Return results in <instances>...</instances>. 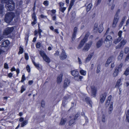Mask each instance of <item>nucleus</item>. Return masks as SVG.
<instances>
[{"mask_svg":"<svg viewBox=\"0 0 129 129\" xmlns=\"http://www.w3.org/2000/svg\"><path fill=\"white\" fill-rule=\"evenodd\" d=\"M107 95V93L106 92H104L101 94L100 96V100L101 103H103L105 101Z\"/></svg>","mask_w":129,"mask_h":129,"instance_id":"9d476101","label":"nucleus"},{"mask_svg":"<svg viewBox=\"0 0 129 129\" xmlns=\"http://www.w3.org/2000/svg\"><path fill=\"white\" fill-rule=\"evenodd\" d=\"M124 74L127 76L129 74V68H127L125 71Z\"/></svg>","mask_w":129,"mask_h":129,"instance_id":"79ce46f5","label":"nucleus"},{"mask_svg":"<svg viewBox=\"0 0 129 129\" xmlns=\"http://www.w3.org/2000/svg\"><path fill=\"white\" fill-rule=\"evenodd\" d=\"M98 24L97 23H95L94 25V29L98 30V31L99 33L102 32L103 30V27L102 25L101 24L98 28Z\"/></svg>","mask_w":129,"mask_h":129,"instance_id":"6e6552de","label":"nucleus"},{"mask_svg":"<svg viewBox=\"0 0 129 129\" xmlns=\"http://www.w3.org/2000/svg\"><path fill=\"white\" fill-rule=\"evenodd\" d=\"M122 32V31L120 30L118 33V37L116 39H115L114 41V43L115 44L119 42L122 39L121 36Z\"/></svg>","mask_w":129,"mask_h":129,"instance_id":"423d86ee","label":"nucleus"},{"mask_svg":"<svg viewBox=\"0 0 129 129\" xmlns=\"http://www.w3.org/2000/svg\"><path fill=\"white\" fill-rule=\"evenodd\" d=\"M101 1L102 0H96L97 2L96 5L97 6L100 4L101 2Z\"/></svg>","mask_w":129,"mask_h":129,"instance_id":"0e129e2a","label":"nucleus"},{"mask_svg":"<svg viewBox=\"0 0 129 129\" xmlns=\"http://www.w3.org/2000/svg\"><path fill=\"white\" fill-rule=\"evenodd\" d=\"M59 52L58 51H56L55 53L54 54V55L55 56H58L59 55Z\"/></svg>","mask_w":129,"mask_h":129,"instance_id":"e2e57ef3","label":"nucleus"},{"mask_svg":"<svg viewBox=\"0 0 129 129\" xmlns=\"http://www.w3.org/2000/svg\"><path fill=\"white\" fill-rule=\"evenodd\" d=\"M96 92V88L94 86L91 87V95L93 97L95 96Z\"/></svg>","mask_w":129,"mask_h":129,"instance_id":"9b49d317","label":"nucleus"},{"mask_svg":"<svg viewBox=\"0 0 129 129\" xmlns=\"http://www.w3.org/2000/svg\"><path fill=\"white\" fill-rule=\"evenodd\" d=\"M10 44L9 41L8 40H6L4 41H3L2 42V44L1 46L2 47H8Z\"/></svg>","mask_w":129,"mask_h":129,"instance_id":"0eeeda50","label":"nucleus"},{"mask_svg":"<svg viewBox=\"0 0 129 129\" xmlns=\"http://www.w3.org/2000/svg\"><path fill=\"white\" fill-rule=\"evenodd\" d=\"M63 74L61 73L58 76L57 78V82L58 84H60L62 81Z\"/></svg>","mask_w":129,"mask_h":129,"instance_id":"ddd939ff","label":"nucleus"},{"mask_svg":"<svg viewBox=\"0 0 129 129\" xmlns=\"http://www.w3.org/2000/svg\"><path fill=\"white\" fill-rule=\"evenodd\" d=\"M83 78V77L81 76H80L79 75L78 76H77L74 77V78L75 80L78 81L79 80H81Z\"/></svg>","mask_w":129,"mask_h":129,"instance_id":"a878e982","label":"nucleus"},{"mask_svg":"<svg viewBox=\"0 0 129 129\" xmlns=\"http://www.w3.org/2000/svg\"><path fill=\"white\" fill-rule=\"evenodd\" d=\"M52 16V20H55L56 19V15H55L54 16L53 14H52L51 15Z\"/></svg>","mask_w":129,"mask_h":129,"instance_id":"69168bd1","label":"nucleus"},{"mask_svg":"<svg viewBox=\"0 0 129 129\" xmlns=\"http://www.w3.org/2000/svg\"><path fill=\"white\" fill-rule=\"evenodd\" d=\"M25 58L26 60H27L28 59L29 57L28 56V54L27 53H25Z\"/></svg>","mask_w":129,"mask_h":129,"instance_id":"13d9d810","label":"nucleus"},{"mask_svg":"<svg viewBox=\"0 0 129 129\" xmlns=\"http://www.w3.org/2000/svg\"><path fill=\"white\" fill-rule=\"evenodd\" d=\"M114 58V56H111L108 59L106 63L105 64L106 66H107L111 62L113 59Z\"/></svg>","mask_w":129,"mask_h":129,"instance_id":"6ab92c4d","label":"nucleus"},{"mask_svg":"<svg viewBox=\"0 0 129 129\" xmlns=\"http://www.w3.org/2000/svg\"><path fill=\"white\" fill-rule=\"evenodd\" d=\"M41 43L40 42H38L36 44V48H39L41 46Z\"/></svg>","mask_w":129,"mask_h":129,"instance_id":"864d4df0","label":"nucleus"},{"mask_svg":"<svg viewBox=\"0 0 129 129\" xmlns=\"http://www.w3.org/2000/svg\"><path fill=\"white\" fill-rule=\"evenodd\" d=\"M78 28L77 27H75L74 29V32L72 35V39L73 40H74L75 38L76 37V34Z\"/></svg>","mask_w":129,"mask_h":129,"instance_id":"2eb2a0df","label":"nucleus"},{"mask_svg":"<svg viewBox=\"0 0 129 129\" xmlns=\"http://www.w3.org/2000/svg\"><path fill=\"white\" fill-rule=\"evenodd\" d=\"M26 70L28 72H29L30 71V68L28 65H27L26 67Z\"/></svg>","mask_w":129,"mask_h":129,"instance_id":"052dcab7","label":"nucleus"},{"mask_svg":"<svg viewBox=\"0 0 129 129\" xmlns=\"http://www.w3.org/2000/svg\"><path fill=\"white\" fill-rule=\"evenodd\" d=\"M25 80V77L24 75H23L22 77V79L21 80V82H23L24 81V80Z\"/></svg>","mask_w":129,"mask_h":129,"instance_id":"4d7b16f0","label":"nucleus"},{"mask_svg":"<svg viewBox=\"0 0 129 129\" xmlns=\"http://www.w3.org/2000/svg\"><path fill=\"white\" fill-rule=\"evenodd\" d=\"M14 17V14L12 12L7 13L5 15V20L7 23L10 22L13 19Z\"/></svg>","mask_w":129,"mask_h":129,"instance_id":"f257e3e1","label":"nucleus"},{"mask_svg":"<svg viewBox=\"0 0 129 129\" xmlns=\"http://www.w3.org/2000/svg\"><path fill=\"white\" fill-rule=\"evenodd\" d=\"M104 43L105 44V46L107 48H108L111 45L112 43V42L111 41H105Z\"/></svg>","mask_w":129,"mask_h":129,"instance_id":"4be33fe9","label":"nucleus"},{"mask_svg":"<svg viewBox=\"0 0 129 129\" xmlns=\"http://www.w3.org/2000/svg\"><path fill=\"white\" fill-rule=\"evenodd\" d=\"M76 14L75 13H73L72 14V16L71 18V20H73L75 18Z\"/></svg>","mask_w":129,"mask_h":129,"instance_id":"37998d69","label":"nucleus"},{"mask_svg":"<svg viewBox=\"0 0 129 129\" xmlns=\"http://www.w3.org/2000/svg\"><path fill=\"white\" fill-rule=\"evenodd\" d=\"M80 74L83 76H85L86 74V71L83 70H81L80 71Z\"/></svg>","mask_w":129,"mask_h":129,"instance_id":"58836bf2","label":"nucleus"},{"mask_svg":"<svg viewBox=\"0 0 129 129\" xmlns=\"http://www.w3.org/2000/svg\"><path fill=\"white\" fill-rule=\"evenodd\" d=\"M32 61L34 65L38 69H39L40 68L39 67V64L38 63H36L34 61V59H32Z\"/></svg>","mask_w":129,"mask_h":129,"instance_id":"473e14b6","label":"nucleus"},{"mask_svg":"<svg viewBox=\"0 0 129 129\" xmlns=\"http://www.w3.org/2000/svg\"><path fill=\"white\" fill-rule=\"evenodd\" d=\"M71 73L72 75L74 77L78 76L79 74L78 72L76 70L71 71Z\"/></svg>","mask_w":129,"mask_h":129,"instance_id":"aec40b11","label":"nucleus"},{"mask_svg":"<svg viewBox=\"0 0 129 129\" xmlns=\"http://www.w3.org/2000/svg\"><path fill=\"white\" fill-rule=\"evenodd\" d=\"M85 101L90 106L92 107V102L89 97H86L85 98Z\"/></svg>","mask_w":129,"mask_h":129,"instance_id":"a211bd4d","label":"nucleus"},{"mask_svg":"<svg viewBox=\"0 0 129 129\" xmlns=\"http://www.w3.org/2000/svg\"><path fill=\"white\" fill-rule=\"evenodd\" d=\"M126 120L129 122V109L127 110L126 114Z\"/></svg>","mask_w":129,"mask_h":129,"instance_id":"c9c22d12","label":"nucleus"},{"mask_svg":"<svg viewBox=\"0 0 129 129\" xmlns=\"http://www.w3.org/2000/svg\"><path fill=\"white\" fill-rule=\"evenodd\" d=\"M19 51L18 52L19 54H22L23 52V49L21 46L19 47Z\"/></svg>","mask_w":129,"mask_h":129,"instance_id":"49530a36","label":"nucleus"},{"mask_svg":"<svg viewBox=\"0 0 129 129\" xmlns=\"http://www.w3.org/2000/svg\"><path fill=\"white\" fill-rule=\"evenodd\" d=\"M108 4L109 6H111L112 10L113 9L115 5L114 4V1L113 0H108Z\"/></svg>","mask_w":129,"mask_h":129,"instance_id":"f8f14e48","label":"nucleus"},{"mask_svg":"<svg viewBox=\"0 0 129 129\" xmlns=\"http://www.w3.org/2000/svg\"><path fill=\"white\" fill-rule=\"evenodd\" d=\"M67 120V119L66 118H61L59 123V125H64L65 124Z\"/></svg>","mask_w":129,"mask_h":129,"instance_id":"dca6fc26","label":"nucleus"},{"mask_svg":"<svg viewBox=\"0 0 129 129\" xmlns=\"http://www.w3.org/2000/svg\"><path fill=\"white\" fill-rule=\"evenodd\" d=\"M89 34H90L89 32H87L86 34L85 35L84 38L82 40H84V41H85V42H86L87 40V38L89 36Z\"/></svg>","mask_w":129,"mask_h":129,"instance_id":"7c9ffc66","label":"nucleus"},{"mask_svg":"<svg viewBox=\"0 0 129 129\" xmlns=\"http://www.w3.org/2000/svg\"><path fill=\"white\" fill-rule=\"evenodd\" d=\"M15 4L13 1H9L8 4L6 5L5 7L8 10L12 11L14 8Z\"/></svg>","mask_w":129,"mask_h":129,"instance_id":"7ed1b4c3","label":"nucleus"},{"mask_svg":"<svg viewBox=\"0 0 129 129\" xmlns=\"http://www.w3.org/2000/svg\"><path fill=\"white\" fill-rule=\"evenodd\" d=\"M93 54H89L87 57L85 59V63L88 62L90 60L91 58L92 57Z\"/></svg>","mask_w":129,"mask_h":129,"instance_id":"412c9836","label":"nucleus"},{"mask_svg":"<svg viewBox=\"0 0 129 129\" xmlns=\"http://www.w3.org/2000/svg\"><path fill=\"white\" fill-rule=\"evenodd\" d=\"M129 51V48L127 47H126L125 48L124 52L125 53H127Z\"/></svg>","mask_w":129,"mask_h":129,"instance_id":"3c124183","label":"nucleus"},{"mask_svg":"<svg viewBox=\"0 0 129 129\" xmlns=\"http://www.w3.org/2000/svg\"><path fill=\"white\" fill-rule=\"evenodd\" d=\"M123 51H121L120 53L119 56L118 57V59H122V57L123 56Z\"/></svg>","mask_w":129,"mask_h":129,"instance_id":"a18cd8bd","label":"nucleus"},{"mask_svg":"<svg viewBox=\"0 0 129 129\" xmlns=\"http://www.w3.org/2000/svg\"><path fill=\"white\" fill-rule=\"evenodd\" d=\"M25 90V89L24 88V86L22 85L21 87V92L22 93Z\"/></svg>","mask_w":129,"mask_h":129,"instance_id":"603ef678","label":"nucleus"},{"mask_svg":"<svg viewBox=\"0 0 129 129\" xmlns=\"http://www.w3.org/2000/svg\"><path fill=\"white\" fill-rule=\"evenodd\" d=\"M66 9V7H60L59 8V10L62 13H64V11Z\"/></svg>","mask_w":129,"mask_h":129,"instance_id":"de8ad7c7","label":"nucleus"},{"mask_svg":"<svg viewBox=\"0 0 129 129\" xmlns=\"http://www.w3.org/2000/svg\"><path fill=\"white\" fill-rule=\"evenodd\" d=\"M39 54L42 58L46 55L43 51H40Z\"/></svg>","mask_w":129,"mask_h":129,"instance_id":"72a5a7b5","label":"nucleus"},{"mask_svg":"<svg viewBox=\"0 0 129 129\" xmlns=\"http://www.w3.org/2000/svg\"><path fill=\"white\" fill-rule=\"evenodd\" d=\"M123 65V63H121L117 67H116L115 68L117 69L119 71H120Z\"/></svg>","mask_w":129,"mask_h":129,"instance_id":"ea45409f","label":"nucleus"},{"mask_svg":"<svg viewBox=\"0 0 129 129\" xmlns=\"http://www.w3.org/2000/svg\"><path fill=\"white\" fill-rule=\"evenodd\" d=\"M120 12V10L119 9L118 10L115 16L112 25V27L113 28H115L116 26V24L119 18V14Z\"/></svg>","mask_w":129,"mask_h":129,"instance_id":"f03ea898","label":"nucleus"},{"mask_svg":"<svg viewBox=\"0 0 129 129\" xmlns=\"http://www.w3.org/2000/svg\"><path fill=\"white\" fill-rule=\"evenodd\" d=\"M67 56L65 50L63 49L61 50V52L59 56V58L61 60H64L66 59L67 57Z\"/></svg>","mask_w":129,"mask_h":129,"instance_id":"20e7f679","label":"nucleus"},{"mask_svg":"<svg viewBox=\"0 0 129 129\" xmlns=\"http://www.w3.org/2000/svg\"><path fill=\"white\" fill-rule=\"evenodd\" d=\"M43 4L46 6H48L49 4L48 1H45Z\"/></svg>","mask_w":129,"mask_h":129,"instance_id":"6e6d98bb","label":"nucleus"},{"mask_svg":"<svg viewBox=\"0 0 129 129\" xmlns=\"http://www.w3.org/2000/svg\"><path fill=\"white\" fill-rule=\"evenodd\" d=\"M70 83V81L67 78L65 79L64 81V82L63 85V87L64 88H66L69 85Z\"/></svg>","mask_w":129,"mask_h":129,"instance_id":"4468645a","label":"nucleus"},{"mask_svg":"<svg viewBox=\"0 0 129 129\" xmlns=\"http://www.w3.org/2000/svg\"><path fill=\"white\" fill-rule=\"evenodd\" d=\"M121 42L124 46L126 43V40H123Z\"/></svg>","mask_w":129,"mask_h":129,"instance_id":"680f3d73","label":"nucleus"},{"mask_svg":"<svg viewBox=\"0 0 129 129\" xmlns=\"http://www.w3.org/2000/svg\"><path fill=\"white\" fill-rule=\"evenodd\" d=\"M10 0H1V2L2 4L5 3L6 5L9 3V1Z\"/></svg>","mask_w":129,"mask_h":129,"instance_id":"a19ab883","label":"nucleus"},{"mask_svg":"<svg viewBox=\"0 0 129 129\" xmlns=\"http://www.w3.org/2000/svg\"><path fill=\"white\" fill-rule=\"evenodd\" d=\"M75 119H72L70 120L69 122V125L71 126L72 125L74 122Z\"/></svg>","mask_w":129,"mask_h":129,"instance_id":"8fccbe9b","label":"nucleus"},{"mask_svg":"<svg viewBox=\"0 0 129 129\" xmlns=\"http://www.w3.org/2000/svg\"><path fill=\"white\" fill-rule=\"evenodd\" d=\"M91 6L92 4L90 3L88 5L86 8V11L87 12H88L90 10Z\"/></svg>","mask_w":129,"mask_h":129,"instance_id":"4c0bfd02","label":"nucleus"},{"mask_svg":"<svg viewBox=\"0 0 129 129\" xmlns=\"http://www.w3.org/2000/svg\"><path fill=\"white\" fill-rule=\"evenodd\" d=\"M86 42L85 41L82 40L81 41L80 44L77 47V49H81L82 47L83 46L84 44Z\"/></svg>","mask_w":129,"mask_h":129,"instance_id":"b1692460","label":"nucleus"},{"mask_svg":"<svg viewBox=\"0 0 129 129\" xmlns=\"http://www.w3.org/2000/svg\"><path fill=\"white\" fill-rule=\"evenodd\" d=\"M106 116L104 115H103L102 117V120L103 122H105L106 121Z\"/></svg>","mask_w":129,"mask_h":129,"instance_id":"c03bdc74","label":"nucleus"},{"mask_svg":"<svg viewBox=\"0 0 129 129\" xmlns=\"http://www.w3.org/2000/svg\"><path fill=\"white\" fill-rule=\"evenodd\" d=\"M112 39V37L108 35L107 36L105 40V41H111L110 40Z\"/></svg>","mask_w":129,"mask_h":129,"instance_id":"2f4dec72","label":"nucleus"},{"mask_svg":"<svg viewBox=\"0 0 129 129\" xmlns=\"http://www.w3.org/2000/svg\"><path fill=\"white\" fill-rule=\"evenodd\" d=\"M125 17H124V16L122 18V20H121V21L120 23V24L119 25V26L120 27H121L122 26L124 22L125 21Z\"/></svg>","mask_w":129,"mask_h":129,"instance_id":"c85d7f7f","label":"nucleus"},{"mask_svg":"<svg viewBox=\"0 0 129 129\" xmlns=\"http://www.w3.org/2000/svg\"><path fill=\"white\" fill-rule=\"evenodd\" d=\"M28 123V121L27 120L23 121L21 124V127H23L24 126L26 125Z\"/></svg>","mask_w":129,"mask_h":129,"instance_id":"c756f323","label":"nucleus"},{"mask_svg":"<svg viewBox=\"0 0 129 129\" xmlns=\"http://www.w3.org/2000/svg\"><path fill=\"white\" fill-rule=\"evenodd\" d=\"M101 66L100 64L98 65L97 67V68L96 71V72L97 73H99L100 72L101 70Z\"/></svg>","mask_w":129,"mask_h":129,"instance_id":"f704fd0d","label":"nucleus"},{"mask_svg":"<svg viewBox=\"0 0 129 129\" xmlns=\"http://www.w3.org/2000/svg\"><path fill=\"white\" fill-rule=\"evenodd\" d=\"M13 27H7L4 31L3 33L4 35H8L13 31Z\"/></svg>","mask_w":129,"mask_h":129,"instance_id":"39448f33","label":"nucleus"},{"mask_svg":"<svg viewBox=\"0 0 129 129\" xmlns=\"http://www.w3.org/2000/svg\"><path fill=\"white\" fill-rule=\"evenodd\" d=\"M67 101L66 100H63L62 102V105L64 107H65Z\"/></svg>","mask_w":129,"mask_h":129,"instance_id":"5fc2aeb1","label":"nucleus"},{"mask_svg":"<svg viewBox=\"0 0 129 129\" xmlns=\"http://www.w3.org/2000/svg\"><path fill=\"white\" fill-rule=\"evenodd\" d=\"M113 102H111L110 103V105L109 108V113L110 114L112 111L113 109Z\"/></svg>","mask_w":129,"mask_h":129,"instance_id":"bb28decb","label":"nucleus"},{"mask_svg":"<svg viewBox=\"0 0 129 129\" xmlns=\"http://www.w3.org/2000/svg\"><path fill=\"white\" fill-rule=\"evenodd\" d=\"M43 60L47 63H49L50 62V58L46 55L43 57Z\"/></svg>","mask_w":129,"mask_h":129,"instance_id":"5701e85b","label":"nucleus"},{"mask_svg":"<svg viewBox=\"0 0 129 129\" xmlns=\"http://www.w3.org/2000/svg\"><path fill=\"white\" fill-rule=\"evenodd\" d=\"M110 101L109 100H107L106 103V105L108 106L110 103Z\"/></svg>","mask_w":129,"mask_h":129,"instance_id":"338daca9","label":"nucleus"},{"mask_svg":"<svg viewBox=\"0 0 129 129\" xmlns=\"http://www.w3.org/2000/svg\"><path fill=\"white\" fill-rule=\"evenodd\" d=\"M3 9L4 5H1L0 6V14H2L4 12Z\"/></svg>","mask_w":129,"mask_h":129,"instance_id":"e433bc0d","label":"nucleus"},{"mask_svg":"<svg viewBox=\"0 0 129 129\" xmlns=\"http://www.w3.org/2000/svg\"><path fill=\"white\" fill-rule=\"evenodd\" d=\"M103 39H101L96 43V46L97 48H99L102 46L103 43Z\"/></svg>","mask_w":129,"mask_h":129,"instance_id":"f3484780","label":"nucleus"},{"mask_svg":"<svg viewBox=\"0 0 129 129\" xmlns=\"http://www.w3.org/2000/svg\"><path fill=\"white\" fill-rule=\"evenodd\" d=\"M32 18L33 19H36L35 14V13H33L32 15Z\"/></svg>","mask_w":129,"mask_h":129,"instance_id":"774afa93","label":"nucleus"},{"mask_svg":"<svg viewBox=\"0 0 129 129\" xmlns=\"http://www.w3.org/2000/svg\"><path fill=\"white\" fill-rule=\"evenodd\" d=\"M123 46V45L120 42L118 45L116 47V49H118L121 48Z\"/></svg>","mask_w":129,"mask_h":129,"instance_id":"09e8293b","label":"nucleus"},{"mask_svg":"<svg viewBox=\"0 0 129 129\" xmlns=\"http://www.w3.org/2000/svg\"><path fill=\"white\" fill-rule=\"evenodd\" d=\"M121 80V78H120L116 82V86H118L119 87V90L120 91V89L119 87V86L121 84L120 83V82Z\"/></svg>","mask_w":129,"mask_h":129,"instance_id":"cd10ccee","label":"nucleus"},{"mask_svg":"<svg viewBox=\"0 0 129 129\" xmlns=\"http://www.w3.org/2000/svg\"><path fill=\"white\" fill-rule=\"evenodd\" d=\"M119 71L117 69H115V70L113 74V75L114 77H116L118 75Z\"/></svg>","mask_w":129,"mask_h":129,"instance_id":"393cba45","label":"nucleus"},{"mask_svg":"<svg viewBox=\"0 0 129 129\" xmlns=\"http://www.w3.org/2000/svg\"><path fill=\"white\" fill-rule=\"evenodd\" d=\"M33 19V21L31 22V24L33 25L35 24L37 22L36 19Z\"/></svg>","mask_w":129,"mask_h":129,"instance_id":"bf43d9fd","label":"nucleus"},{"mask_svg":"<svg viewBox=\"0 0 129 129\" xmlns=\"http://www.w3.org/2000/svg\"><path fill=\"white\" fill-rule=\"evenodd\" d=\"M92 44V42L90 41L86 44L83 49V51L84 52L87 51L90 47Z\"/></svg>","mask_w":129,"mask_h":129,"instance_id":"1a4fd4ad","label":"nucleus"}]
</instances>
